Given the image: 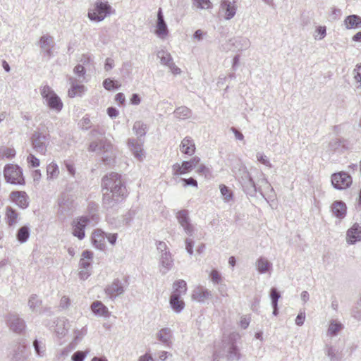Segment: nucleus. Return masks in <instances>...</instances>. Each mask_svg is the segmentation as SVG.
<instances>
[{"label": "nucleus", "mask_w": 361, "mask_h": 361, "mask_svg": "<svg viewBox=\"0 0 361 361\" xmlns=\"http://www.w3.org/2000/svg\"><path fill=\"white\" fill-rule=\"evenodd\" d=\"M212 296V292L203 287L196 288L192 293V298L199 302H204Z\"/></svg>", "instance_id": "cd10ccee"}, {"label": "nucleus", "mask_w": 361, "mask_h": 361, "mask_svg": "<svg viewBox=\"0 0 361 361\" xmlns=\"http://www.w3.org/2000/svg\"><path fill=\"white\" fill-rule=\"evenodd\" d=\"M67 326H68V320H60L56 324V334L61 336L65 335L68 328Z\"/></svg>", "instance_id": "49530a36"}, {"label": "nucleus", "mask_w": 361, "mask_h": 361, "mask_svg": "<svg viewBox=\"0 0 361 361\" xmlns=\"http://www.w3.org/2000/svg\"><path fill=\"white\" fill-rule=\"evenodd\" d=\"M326 354L331 359V360H334L336 357V352L333 346L326 345Z\"/></svg>", "instance_id": "e2e57ef3"}, {"label": "nucleus", "mask_w": 361, "mask_h": 361, "mask_svg": "<svg viewBox=\"0 0 361 361\" xmlns=\"http://www.w3.org/2000/svg\"><path fill=\"white\" fill-rule=\"evenodd\" d=\"M269 295L271 300V305L276 306L278 305L279 299L281 298L280 293L276 288H271Z\"/></svg>", "instance_id": "864d4df0"}, {"label": "nucleus", "mask_w": 361, "mask_h": 361, "mask_svg": "<svg viewBox=\"0 0 361 361\" xmlns=\"http://www.w3.org/2000/svg\"><path fill=\"white\" fill-rule=\"evenodd\" d=\"M73 72L75 75H78V80H83L85 79V69L83 66L80 64L77 65L74 68Z\"/></svg>", "instance_id": "bf43d9fd"}, {"label": "nucleus", "mask_w": 361, "mask_h": 361, "mask_svg": "<svg viewBox=\"0 0 361 361\" xmlns=\"http://www.w3.org/2000/svg\"><path fill=\"white\" fill-rule=\"evenodd\" d=\"M27 162L32 167H37L39 166V160L35 157L33 154H30L27 158Z\"/></svg>", "instance_id": "680f3d73"}, {"label": "nucleus", "mask_w": 361, "mask_h": 361, "mask_svg": "<svg viewBox=\"0 0 361 361\" xmlns=\"http://www.w3.org/2000/svg\"><path fill=\"white\" fill-rule=\"evenodd\" d=\"M182 153L192 156L195 152V145L194 140L190 137H185L180 142L179 146Z\"/></svg>", "instance_id": "393cba45"}, {"label": "nucleus", "mask_w": 361, "mask_h": 361, "mask_svg": "<svg viewBox=\"0 0 361 361\" xmlns=\"http://www.w3.org/2000/svg\"><path fill=\"white\" fill-rule=\"evenodd\" d=\"M8 356L10 361H28L29 353L25 345L17 344L13 348Z\"/></svg>", "instance_id": "2eb2a0df"}, {"label": "nucleus", "mask_w": 361, "mask_h": 361, "mask_svg": "<svg viewBox=\"0 0 361 361\" xmlns=\"http://www.w3.org/2000/svg\"><path fill=\"white\" fill-rule=\"evenodd\" d=\"M209 277L211 281L215 284H218L222 281L221 275L216 269L212 270Z\"/></svg>", "instance_id": "13d9d810"}, {"label": "nucleus", "mask_w": 361, "mask_h": 361, "mask_svg": "<svg viewBox=\"0 0 361 361\" xmlns=\"http://www.w3.org/2000/svg\"><path fill=\"white\" fill-rule=\"evenodd\" d=\"M10 198L20 208L25 209L28 207L27 196L24 191L12 192L10 194Z\"/></svg>", "instance_id": "4be33fe9"}, {"label": "nucleus", "mask_w": 361, "mask_h": 361, "mask_svg": "<svg viewBox=\"0 0 361 361\" xmlns=\"http://www.w3.org/2000/svg\"><path fill=\"white\" fill-rule=\"evenodd\" d=\"M354 78L356 82L358 84L357 85V89H361V63L357 64L356 68L353 71Z\"/></svg>", "instance_id": "603ef678"}, {"label": "nucleus", "mask_w": 361, "mask_h": 361, "mask_svg": "<svg viewBox=\"0 0 361 361\" xmlns=\"http://www.w3.org/2000/svg\"><path fill=\"white\" fill-rule=\"evenodd\" d=\"M235 335L231 336L228 341H223L224 349L227 353V359L229 361L238 360L240 358V353L234 342Z\"/></svg>", "instance_id": "9d476101"}, {"label": "nucleus", "mask_w": 361, "mask_h": 361, "mask_svg": "<svg viewBox=\"0 0 361 361\" xmlns=\"http://www.w3.org/2000/svg\"><path fill=\"white\" fill-rule=\"evenodd\" d=\"M193 169L194 166L191 164L190 161H184L181 164L176 163L173 165L172 169L174 176L183 175L189 173Z\"/></svg>", "instance_id": "bb28decb"}, {"label": "nucleus", "mask_w": 361, "mask_h": 361, "mask_svg": "<svg viewBox=\"0 0 361 361\" xmlns=\"http://www.w3.org/2000/svg\"><path fill=\"white\" fill-rule=\"evenodd\" d=\"M237 11V5L235 0H221L220 3V11L223 13L225 20H229L232 19Z\"/></svg>", "instance_id": "ddd939ff"}, {"label": "nucleus", "mask_w": 361, "mask_h": 361, "mask_svg": "<svg viewBox=\"0 0 361 361\" xmlns=\"http://www.w3.org/2000/svg\"><path fill=\"white\" fill-rule=\"evenodd\" d=\"M181 180L183 182L184 186L190 185L193 187H197V182L193 178H182Z\"/></svg>", "instance_id": "69168bd1"}, {"label": "nucleus", "mask_w": 361, "mask_h": 361, "mask_svg": "<svg viewBox=\"0 0 361 361\" xmlns=\"http://www.w3.org/2000/svg\"><path fill=\"white\" fill-rule=\"evenodd\" d=\"M256 157H257V161H259L261 164L265 165L266 166H267L269 168L272 167V165L270 163L269 159L263 153L257 152L256 154Z\"/></svg>", "instance_id": "6e6d98bb"}, {"label": "nucleus", "mask_w": 361, "mask_h": 361, "mask_svg": "<svg viewBox=\"0 0 361 361\" xmlns=\"http://www.w3.org/2000/svg\"><path fill=\"white\" fill-rule=\"evenodd\" d=\"M347 29L361 28V17L357 15L348 16L344 20Z\"/></svg>", "instance_id": "72a5a7b5"}, {"label": "nucleus", "mask_w": 361, "mask_h": 361, "mask_svg": "<svg viewBox=\"0 0 361 361\" xmlns=\"http://www.w3.org/2000/svg\"><path fill=\"white\" fill-rule=\"evenodd\" d=\"M47 173L48 180L56 179L59 175V169L55 162H51L47 166Z\"/></svg>", "instance_id": "4c0bfd02"}, {"label": "nucleus", "mask_w": 361, "mask_h": 361, "mask_svg": "<svg viewBox=\"0 0 361 361\" xmlns=\"http://www.w3.org/2000/svg\"><path fill=\"white\" fill-rule=\"evenodd\" d=\"M7 324L13 331L17 334H20L25 327L23 319L15 314H11L8 316Z\"/></svg>", "instance_id": "f3484780"}, {"label": "nucleus", "mask_w": 361, "mask_h": 361, "mask_svg": "<svg viewBox=\"0 0 361 361\" xmlns=\"http://www.w3.org/2000/svg\"><path fill=\"white\" fill-rule=\"evenodd\" d=\"M341 147V141L338 138L332 139L328 144L327 152L329 153H333L337 151Z\"/></svg>", "instance_id": "8fccbe9b"}, {"label": "nucleus", "mask_w": 361, "mask_h": 361, "mask_svg": "<svg viewBox=\"0 0 361 361\" xmlns=\"http://www.w3.org/2000/svg\"><path fill=\"white\" fill-rule=\"evenodd\" d=\"M114 67V61L111 58H107L105 61L104 70L109 71Z\"/></svg>", "instance_id": "774afa93"}, {"label": "nucleus", "mask_w": 361, "mask_h": 361, "mask_svg": "<svg viewBox=\"0 0 361 361\" xmlns=\"http://www.w3.org/2000/svg\"><path fill=\"white\" fill-rule=\"evenodd\" d=\"M42 301L37 295H32L28 300V306L32 312H37V308L40 307Z\"/></svg>", "instance_id": "a18cd8bd"}, {"label": "nucleus", "mask_w": 361, "mask_h": 361, "mask_svg": "<svg viewBox=\"0 0 361 361\" xmlns=\"http://www.w3.org/2000/svg\"><path fill=\"white\" fill-rule=\"evenodd\" d=\"M192 5L198 9L205 10L210 9L213 6L210 0H192Z\"/></svg>", "instance_id": "37998d69"}, {"label": "nucleus", "mask_w": 361, "mask_h": 361, "mask_svg": "<svg viewBox=\"0 0 361 361\" xmlns=\"http://www.w3.org/2000/svg\"><path fill=\"white\" fill-rule=\"evenodd\" d=\"M344 328L343 324L337 319L329 321L326 334L331 337L336 336Z\"/></svg>", "instance_id": "c85d7f7f"}, {"label": "nucleus", "mask_w": 361, "mask_h": 361, "mask_svg": "<svg viewBox=\"0 0 361 361\" xmlns=\"http://www.w3.org/2000/svg\"><path fill=\"white\" fill-rule=\"evenodd\" d=\"M30 236V229L28 226H24L20 227L17 232L16 238L20 243H25Z\"/></svg>", "instance_id": "58836bf2"}, {"label": "nucleus", "mask_w": 361, "mask_h": 361, "mask_svg": "<svg viewBox=\"0 0 361 361\" xmlns=\"http://www.w3.org/2000/svg\"><path fill=\"white\" fill-rule=\"evenodd\" d=\"M89 222L87 216L74 219L72 222V234L79 240H82L85 236V229Z\"/></svg>", "instance_id": "1a4fd4ad"}, {"label": "nucleus", "mask_w": 361, "mask_h": 361, "mask_svg": "<svg viewBox=\"0 0 361 361\" xmlns=\"http://www.w3.org/2000/svg\"><path fill=\"white\" fill-rule=\"evenodd\" d=\"M176 216L185 232L188 235L192 236L194 233V227L190 223L188 211L186 209L180 210L176 213Z\"/></svg>", "instance_id": "f8f14e48"}, {"label": "nucleus", "mask_w": 361, "mask_h": 361, "mask_svg": "<svg viewBox=\"0 0 361 361\" xmlns=\"http://www.w3.org/2000/svg\"><path fill=\"white\" fill-rule=\"evenodd\" d=\"M40 94L49 109L59 112L63 108V102L60 97L48 85H42L39 88Z\"/></svg>", "instance_id": "7ed1b4c3"}, {"label": "nucleus", "mask_w": 361, "mask_h": 361, "mask_svg": "<svg viewBox=\"0 0 361 361\" xmlns=\"http://www.w3.org/2000/svg\"><path fill=\"white\" fill-rule=\"evenodd\" d=\"M169 32V28L164 20L162 9L159 8L157 12L154 33L159 38L165 39L168 36Z\"/></svg>", "instance_id": "9b49d317"}, {"label": "nucleus", "mask_w": 361, "mask_h": 361, "mask_svg": "<svg viewBox=\"0 0 361 361\" xmlns=\"http://www.w3.org/2000/svg\"><path fill=\"white\" fill-rule=\"evenodd\" d=\"M173 293L178 292L179 295L185 294L187 290L186 282L184 280H178L173 283Z\"/></svg>", "instance_id": "79ce46f5"}, {"label": "nucleus", "mask_w": 361, "mask_h": 361, "mask_svg": "<svg viewBox=\"0 0 361 361\" xmlns=\"http://www.w3.org/2000/svg\"><path fill=\"white\" fill-rule=\"evenodd\" d=\"M128 144L134 157L137 159L142 161L145 157L142 144L139 143L137 140L133 138L129 139Z\"/></svg>", "instance_id": "a878e982"}, {"label": "nucleus", "mask_w": 361, "mask_h": 361, "mask_svg": "<svg viewBox=\"0 0 361 361\" xmlns=\"http://www.w3.org/2000/svg\"><path fill=\"white\" fill-rule=\"evenodd\" d=\"M228 49L233 51L247 49L250 46V40L246 37H238L228 40Z\"/></svg>", "instance_id": "dca6fc26"}, {"label": "nucleus", "mask_w": 361, "mask_h": 361, "mask_svg": "<svg viewBox=\"0 0 361 361\" xmlns=\"http://www.w3.org/2000/svg\"><path fill=\"white\" fill-rule=\"evenodd\" d=\"M169 304L172 310L176 312H181L185 308V302L178 292L172 293L169 299Z\"/></svg>", "instance_id": "5701e85b"}, {"label": "nucleus", "mask_w": 361, "mask_h": 361, "mask_svg": "<svg viewBox=\"0 0 361 361\" xmlns=\"http://www.w3.org/2000/svg\"><path fill=\"white\" fill-rule=\"evenodd\" d=\"M33 347L35 348L36 354L39 357L44 356L45 345L41 341H38L37 339H35L33 341Z\"/></svg>", "instance_id": "09e8293b"}, {"label": "nucleus", "mask_w": 361, "mask_h": 361, "mask_svg": "<svg viewBox=\"0 0 361 361\" xmlns=\"http://www.w3.org/2000/svg\"><path fill=\"white\" fill-rule=\"evenodd\" d=\"M71 305L70 299L66 296H63L60 300V307L63 309H67Z\"/></svg>", "instance_id": "338daca9"}, {"label": "nucleus", "mask_w": 361, "mask_h": 361, "mask_svg": "<svg viewBox=\"0 0 361 361\" xmlns=\"http://www.w3.org/2000/svg\"><path fill=\"white\" fill-rule=\"evenodd\" d=\"M173 261L169 251L161 254L159 259L160 271L166 274L173 267Z\"/></svg>", "instance_id": "6ab92c4d"}, {"label": "nucleus", "mask_w": 361, "mask_h": 361, "mask_svg": "<svg viewBox=\"0 0 361 361\" xmlns=\"http://www.w3.org/2000/svg\"><path fill=\"white\" fill-rule=\"evenodd\" d=\"M88 353H89V350L76 351L73 354V355L71 357V360H72V361H84V360L86 357Z\"/></svg>", "instance_id": "5fc2aeb1"}, {"label": "nucleus", "mask_w": 361, "mask_h": 361, "mask_svg": "<svg viewBox=\"0 0 361 361\" xmlns=\"http://www.w3.org/2000/svg\"><path fill=\"white\" fill-rule=\"evenodd\" d=\"M92 312L98 315L108 317L109 313L107 307L100 301H95L91 305Z\"/></svg>", "instance_id": "f704fd0d"}, {"label": "nucleus", "mask_w": 361, "mask_h": 361, "mask_svg": "<svg viewBox=\"0 0 361 361\" xmlns=\"http://www.w3.org/2000/svg\"><path fill=\"white\" fill-rule=\"evenodd\" d=\"M103 87L106 90H112L114 89H118L120 87V85L118 84V82L116 80H113L110 78H106L103 81Z\"/></svg>", "instance_id": "3c124183"}, {"label": "nucleus", "mask_w": 361, "mask_h": 361, "mask_svg": "<svg viewBox=\"0 0 361 361\" xmlns=\"http://www.w3.org/2000/svg\"><path fill=\"white\" fill-rule=\"evenodd\" d=\"M68 81L71 85V87L68 91L69 97H81L86 92L87 88L85 86L79 83L82 82V80H78L73 77H69Z\"/></svg>", "instance_id": "4468645a"}, {"label": "nucleus", "mask_w": 361, "mask_h": 361, "mask_svg": "<svg viewBox=\"0 0 361 361\" xmlns=\"http://www.w3.org/2000/svg\"><path fill=\"white\" fill-rule=\"evenodd\" d=\"M114 13V10L108 1L97 0L89 8L88 18L94 22H101Z\"/></svg>", "instance_id": "f03ea898"}, {"label": "nucleus", "mask_w": 361, "mask_h": 361, "mask_svg": "<svg viewBox=\"0 0 361 361\" xmlns=\"http://www.w3.org/2000/svg\"><path fill=\"white\" fill-rule=\"evenodd\" d=\"M333 214L339 219H343L346 214V205L342 201H335L331 205Z\"/></svg>", "instance_id": "7c9ffc66"}, {"label": "nucleus", "mask_w": 361, "mask_h": 361, "mask_svg": "<svg viewBox=\"0 0 361 361\" xmlns=\"http://www.w3.org/2000/svg\"><path fill=\"white\" fill-rule=\"evenodd\" d=\"M112 149L110 142H107L106 139H101L99 142H92L89 146V150L101 153L102 152L109 153Z\"/></svg>", "instance_id": "aec40b11"}, {"label": "nucleus", "mask_w": 361, "mask_h": 361, "mask_svg": "<svg viewBox=\"0 0 361 361\" xmlns=\"http://www.w3.org/2000/svg\"><path fill=\"white\" fill-rule=\"evenodd\" d=\"M93 258V253L90 250H85L82 253V258L80 260V269H90Z\"/></svg>", "instance_id": "473e14b6"}, {"label": "nucleus", "mask_w": 361, "mask_h": 361, "mask_svg": "<svg viewBox=\"0 0 361 361\" xmlns=\"http://www.w3.org/2000/svg\"><path fill=\"white\" fill-rule=\"evenodd\" d=\"M331 183L337 190H344L352 184V177L346 172L341 171L331 176Z\"/></svg>", "instance_id": "0eeeda50"}, {"label": "nucleus", "mask_w": 361, "mask_h": 361, "mask_svg": "<svg viewBox=\"0 0 361 361\" xmlns=\"http://www.w3.org/2000/svg\"><path fill=\"white\" fill-rule=\"evenodd\" d=\"M157 57L160 59L162 65L168 66L172 61L173 59L167 51L160 50L157 54Z\"/></svg>", "instance_id": "ea45409f"}, {"label": "nucleus", "mask_w": 361, "mask_h": 361, "mask_svg": "<svg viewBox=\"0 0 361 361\" xmlns=\"http://www.w3.org/2000/svg\"><path fill=\"white\" fill-rule=\"evenodd\" d=\"M58 204L62 211H66L67 209H70L71 202L69 200L67 195L63 194L59 198Z\"/></svg>", "instance_id": "c03bdc74"}, {"label": "nucleus", "mask_w": 361, "mask_h": 361, "mask_svg": "<svg viewBox=\"0 0 361 361\" xmlns=\"http://www.w3.org/2000/svg\"><path fill=\"white\" fill-rule=\"evenodd\" d=\"M171 336V330L168 327L160 329L157 334V338L166 346L170 345Z\"/></svg>", "instance_id": "2f4dec72"}, {"label": "nucleus", "mask_w": 361, "mask_h": 361, "mask_svg": "<svg viewBox=\"0 0 361 361\" xmlns=\"http://www.w3.org/2000/svg\"><path fill=\"white\" fill-rule=\"evenodd\" d=\"M102 186L104 190L102 204L106 209L113 208L127 196V189L121 176L111 172L103 177Z\"/></svg>", "instance_id": "f257e3e1"}, {"label": "nucleus", "mask_w": 361, "mask_h": 361, "mask_svg": "<svg viewBox=\"0 0 361 361\" xmlns=\"http://www.w3.org/2000/svg\"><path fill=\"white\" fill-rule=\"evenodd\" d=\"M352 316L357 320H361V299L357 302L352 310Z\"/></svg>", "instance_id": "4d7b16f0"}, {"label": "nucleus", "mask_w": 361, "mask_h": 361, "mask_svg": "<svg viewBox=\"0 0 361 361\" xmlns=\"http://www.w3.org/2000/svg\"><path fill=\"white\" fill-rule=\"evenodd\" d=\"M220 192L225 202H229L233 198L232 191L225 185H220Z\"/></svg>", "instance_id": "de8ad7c7"}, {"label": "nucleus", "mask_w": 361, "mask_h": 361, "mask_svg": "<svg viewBox=\"0 0 361 361\" xmlns=\"http://www.w3.org/2000/svg\"><path fill=\"white\" fill-rule=\"evenodd\" d=\"M185 243V249H186L187 252H188L189 255H192L193 254V245H194L193 240L190 238H186Z\"/></svg>", "instance_id": "0e129e2a"}, {"label": "nucleus", "mask_w": 361, "mask_h": 361, "mask_svg": "<svg viewBox=\"0 0 361 361\" xmlns=\"http://www.w3.org/2000/svg\"><path fill=\"white\" fill-rule=\"evenodd\" d=\"M106 233L101 229H96L92 234V243L98 250H103L105 248Z\"/></svg>", "instance_id": "412c9836"}, {"label": "nucleus", "mask_w": 361, "mask_h": 361, "mask_svg": "<svg viewBox=\"0 0 361 361\" xmlns=\"http://www.w3.org/2000/svg\"><path fill=\"white\" fill-rule=\"evenodd\" d=\"M127 287V283L123 282L119 279H114L111 283L106 286L105 288L106 294L111 298L114 299L118 296L123 295Z\"/></svg>", "instance_id": "6e6552de"}, {"label": "nucleus", "mask_w": 361, "mask_h": 361, "mask_svg": "<svg viewBox=\"0 0 361 361\" xmlns=\"http://www.w3.org/2000/svg\"><path fill=\"white\" fill-rule=\"evenodd\" d=\"M238 179L240 183L243 191L250 196H255L259 188H257L253 179L246 167H242L239 169Z\"/></svg>", "instance_id": "20e7f679"}, {"label": "nucleus", "mask_w": 361, "mask_h": 361, "mask_svg": "<svg viewBox=\"0 0 361 361\" xmlns=\"http://www.w3.org/2000/svg\"><path fill=\"white\" fill-rule=\"evenodd\" d=\"M174 116L178 119H188L192 116V111L190 109L185 106H181L175 109L173 111Z\"/></svg>", "instance_id": "c9c22d12"}, {"label": "nucleus", "mask_w": 361, "mask_h": 361, "mask_svg": "<svg viewBox=\"0 0 361 361\" xmlns=\"http://www.w3.org/2000/svg\"><path fill=\"white\" fill-rule=\"evenodd\" d=\"M133 130L137 137H142L146 134L147 126L142 121H136L133 125Z\"/></svg>", "instance_id": "a19ab883"}, {"label": "nucleus", "mask_w": 361, "mask_h": 361, "mask_svg": "<svg viewBox=\"0 0 361 361\" xmlns=\"http://www.w3.org/2000/svg\"><path fill=\"white\" fill-rule=\"evenodd\" d=\"M197 172L200 174V175H202L204 176L205 178H208L211 176V170L210 169L205 166L204 164H200L198 166V168L197 169Z\"/></svg>", "instance_id": "052dcab7"}, {"label": "nucleus", "mask_w": 361, "mask_h": 361, "mask_svg": "<svg viewBox=\"0 0 361 361\" xmlns=\"http://www.w3.org/2000/svg\"><path fill=\"white\" fill-rule=\"evenodd\" d=\"M6 217L8 225L13 226L17 223L18 214L14 209L8 206L6 208Z\"/></svg>", "instance_id": "e433bc0d"}, {"label": "nucleus", "mask_w": 361, "mask_h": 361, "mask_svg": "<svg viewBox=\"0 0 361 361\" xmlns=\"http://www.w3.org/2000/svg\"><path fill=\"white\" fill-rule=\"evenodd\" d=\"M346 240L348 244L353 245L357 241H361V226L355 223L349 228L346 234Z\"/></svg>", "instance_id": "a211bd4d"}, {"label": "nucleus", "mask_w": 361, "mask_h": 361, "mask_svg": "<svg viewBox=\"0 0 361 361\" xmlns=\"http://www.w3.org/2000/svg\"><path fill=\"white\" fill-rule=\"evenodd\" d=\"M4 175L8 183L15 185H23L25 183L22 169L18 165H6Z\"/></svg>", "instance_id": "39448f33"}, {"label": "nucleus", "mask_w": 361, "mask_h": 361, "mask_svg": "<svg viewBox=\"0 0 361 361\" xmlns=\"http://www.w3.org/2000/svg\"><path fill=\"white\" fill-rule=\"evenodd\" d=\"M39 43L44 54L48 57H51L52 55V49L54 45L53 37L49 35H43L41 37Z\"/></svg>", "instance_id": "b1692460"}, {"label": "nucleus", "mask_w": 361, "mask_h": 361, "mask_svg": "<svg viewBox=\"0 0 361 361\" xmlns=\"http://www.w3.org/2000/svg\"><path fill=\"white\" fill-rule=\"evenodd\" d=\"M49 143V135L39 132H35L32 136V144L34 149L41 154H45Z\"/></svg>", "instance_id": "423d86ee"}, {"label": "nucleus", "mask_w": 361, "mask_h": 361, "mask_svg": "<svg viewBox=\"0 0 361 361\" xmlns=\"http://www.w3.org/2000/svg\"><path fill=\"white\" fill-rule=\"evenodd\" d=\"M255 266L259 274L269 272L272 269L271 262L264 257H260L257 259Z\"/></svg>", "instance_id": "c756f323"}]
</instances>
